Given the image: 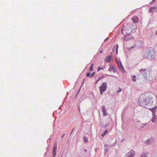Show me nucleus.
<instances>
[{
	"label": "nucleus",
	"instance_id": "nucleus-15",
	"mask_svg": "<svg viewBox=\"0 0 157 157\" xmlns=\"http://www.w3.org/2000/svg\"><path fill=\"white\" fill-rule=\"evenodd\" d=\"M154 141L153 139H151L150 140H148L146 141V143L147 144H150L151 142H152Z\"/></svg>",
	"mask_w": 157,
	"mask_h": 157
},
{
	"label": "nucleus",
	"instance_id": "nucleus-27",
	"mask_svg": "<svg viewBox=\"0 0 157 157\" xmlns=\"http://www.w3.org/2000/svg\"><path fill=\"white\" fill-rule=\"evenodd\" d=\"M94 72L93 73L90 75V77H92L94 75Z\"/></svg>",
	"mask_w": 157,
	"mask_h": 157
},
{
	"label": "nucleus",
	"instance_id": "nucleus-5",
	"mask_svg": "<svg viewBox=\"0 0 157 157\" xmlns=\"http://www.w3.org/2000/svg\"><path fill=\"white\" fill-rule=\"evenodd\" d=\"M107 87V83L106 82H103L102 85L99 87L100 91V94L101 95L102 94L103 92H104L106 90Z\"/></svg>",
	"mask_w": 157,
	"mask_h": 157
},
{
	"label": "nucleus",
	"instance_id": "nucleus-29",
	"mask_svg": "<svg viewBox=\"0 0 157 157\" xmlns=\"http://www.w3.org/2000/svg\"><path fill=\"white\" fill-rule=\"evenodd\" d=\"M100 78H98V80L97 81V82H96V84L97 83V82H98V81H99V80H100Z\"/></svg>",
	"mask_w": 157,
	"mask_h": 157
},
{
	"label": "nucleus",
	"instance_id": "nucleus-25",
	"mask_svg": "<svg viewBox=\"0 0 157 157\" xmlns=\"http://www.w3.org/2000/svg\"><path fill=\"white\" fill-rule=\"evenodd\" d=\"M117 49H116V53L117 54L118 53L117 52V50H118V45H117Z\"/></svg>",
	"mask_w": 157,
	"mask_h": 157
},
{
	"label": "nucleus",
	"instance_id": "nucleus-9",
	"mask_svg": "<svg viewBox=\"0 0 157 157\" xmlns=\"http://www.w3.org/2000/svg\"><path fill=\"white\" fill-rule=\"evenodd\" d=\"M56 149H57V144H55L54 146V148L53 149V151L52 152V154L53 155V157H55L56 155Z\"/></svg>",
	"mask_w": 157,
	"mask_h": 157
},
{
	"label": "nucleus",
	"instance_id": "nucleus-24",
	"mask_svg": "<svg viewBox=\"0 0 157 157\" xmlns=\"http://www.w3.org/2000/svg\"><path fill=\"white\" fill-rule=\"evenodd\" d=\"M141 157H146V156L145 154H143L141 155Z\"/></svg>",
	"mask_w": 157,
	"mask_h": 157
},
{
	"label": "nucleus",
	"instance_id": "nucleus-14",
	"mask_svg": "<svg viewBox=\"0 0 157 157\" xmlns=\"http://www.w3.org/2000/svg\"><path fill=\"white\" fill-rule=\"evenodd\" d=\"M157 119V117L155 114L153 113L152 119L151 121L152 122H155Z\"/></svg>",
	"mask_w": 157,
	"mask_h": 157
},
{
	"label": "nucleus",
	"instance_id": "nucleus-8",
	"mask_svg": "<svg viewBox=\"0 0 157 157\" xmlns=\"http://www.w3.org/2000/svg\"><path fill=\"white\" fill-rule=\"evenodd\" d=\"M135 155V152L133 151H131L127 153L126 157H133Z\"/></svg>",
	"mask_w": 157,
	"mask_h": 157
},
{
	"label": "nucleus",
	"instance_id": "nucleus-18",
	"mask_svg": "<svg viewBox=\"0 0 157 157\" xmlns=\"http://www.w3.org/2000/svg\"><path fill=\"white\" fill-rule=\"evenodd\" d=\"M108 132L107 130H105L104 131V133L103 134H102L101 135V136L102 137L104 136Z\"/></svg>",
	"mask_w": 157,
	"mask_h": 157
},
{
	"label": "nucleus",
	"instance_id": "nucleus-17",
	"mask_svg": "<svg viewBox=\"0 0 157 157\" xmlns=\"http://www.w3.org/2000/svg\"><path fill=\"white\" fill-rule=\"evenodd\" d=\"M155 7H150L149 9V12H152L153 11V10L155 9Z\"/></svg>",
	"mask_w": 157,
	"mask_h": 157
},
{
	"label": "nucleus",
	"instance_id": "nucleus-22",
	"mask_svg": "<svg viewBox=\"0 0 157 157\" xmlns=\"http://www.w3.org/2000/svg\"><path fill=\"white\" fill-rule=\"evenodd\" d=\"M90 75V72H89L87 73L86 76L87 77H89Z\"/></svg>",
	"mask_w": 157,
	"mask_h": 157
},
{
	"label": "nucleus",
	"instance_id": "nucleus-11",
	"mask_svg": "<svg viewBox=\"0 0 157 157\" xmlns=\"http://www.w3.org/2000/svg\"><path fill=\"white\" fill-rule=\"evenodd\" d=\"M132 20L133 22L135 23H137L139 21V18L136 16H134L132 18Z\"/></svg>",
	"mask_w": 157,
	"mask_h": 157
},
{
	"label": "nucleus",
	"instance_id": "nucleus-28",
	"mask_svg": "<svg viewBox=\"0 0 157 157\" xmlns=\"http://www.w3.org/2000/svg\"><path fill=\"white\" fill-rule=\"evenodd\" d=\"M116 61L117 64V63H119L120 62L118 61V60L117 59H116Z\"/></svg>",
	"mask_w": 157,
	"mask_h": 157
},
{
	"label": "nucleus",
	"instance_id": "nucleus-16",
	"mask_svg": "<svg viewBox=\"0 0 157 157\" xmlns=\"http://www.w3.org/2000/svg\"><path fill=\"white\" fill-rule=\"evenodd\" d=\"M93 65H94V64L93 63L91 64V65L89 69L90 71H93Z\"/></svg>",
	"mask_w": 157,
	"mask_h": 157
},
{
	"label": "nucleus",
	"instance_id": "nucleus-21",
	"mask_svg": "<svg viewBox=\"0 0 157 157\" xmlns=\"http://www.w3.org/2000/svg\"><path fill=\"white\" fill-rule=\"evenodd\" d=\"M155 107H156V106H155V107H153L152 108H150L149 107L147 108L149 109V110L152 111Z\"/></svg>",
	"mask_w": 157,
	"mask_h": 157
},
{
	"label": "nucleus",
	"instance_id": "nucleus-3",
	"mask_svg": "<svg viewBox=\"0 0 157 157\" xmlns=\"http://www.w3.org/2000/svg\"><path fill=\"white\" fill-rule=\"evenodd\" d=\"M140 72L143 74V77L146 80L151 81L153 79L152 76L150 72H146L145 69H140Z\"/></svg>",
	"mask_w": 157,
	"mask_h": 157
},
{
	"label": "nucleus",
	"instance_id": "nucleus-1",
	"mask_svg": "<svg viewBox=\"0 0 157 157\" xmlns=\"http://www.w3.org/2000/svg\"><path fill=\"white\" fill-rule=\"evenodd\" d=\"M138 101L141 106L148 108L149 106L152 105L153 100L152 98L149 94L145 93L140 96Z\"/></svg>",
	"mask_w": 157,
	"mask_h": 157
},
{
	"label": "nucleus",
	"instance_id": "nucleus-26",
	"mask_svg": "<svg viewBox=\"0 0 157 157\" xmlns=\"http://www.w3.org/2000/svg\"><path fill=\"white\" fill-rule=\"evenodd\" d=\"M119 90L117 91V93L120 92L121 91V88L120 87H119Z\"/></svg>",
	"mask_w": 157,
	"mask_h": 157
},
{
	"label": "nucleus",
	"instance_id": "nucleus-7",
	"mask_svg": "<svg viewBox=\"0 0 157 157\" xmlns=\"http://www.w3.org/2000/svg\"><path fill=\"white\" fill-rule=\"evenodd\" d=\"M117 64L119 69L123 73H124L125 72V71L121 62H120L119 63H117Z\"/></svg>",
	"mask_w": 157,
	"mask_h": 157
},
{
	"label": "nucleus",
	"instance_id": "nucleus-2",
	"mask_svg": "<svg viewBox=\"0 0 157 157\" xmlns=\"http://www.w3.org/2000/svg\"><path fill=\"white\" fill-rule=\"evenodd\" d=\"M145 57L150 59H154L155 56L154 50L151 48H148L145 54Z\"/></svg>",
	"mask_w": 157,
	"mask_h": 157
},
{
	"label": "nucleus",
	"instance_id": "nucleus-6",
	"mask_svg": "<svg viewBox=\"0 0 157 157\" xmlns=\"http://www.w3.org/2000/svg\"><path fill=\"white\" fill-rule=\"evenodd\" d=\"M124 40L128 41L133 38V37L131 33L125 34L124 37Z\"/></svg>",
	"mask_w": 157,
	"mask_h": 157
},
{
	"label": "nucleus",
	"instance_id": "nucleus-31",
	"mask_svg": "<svg viewBox=\"0 0 157 157\" xmlns=\"http://www.w3.org/2000/svg\"><path fill=\"white\" fill-rule=\"evenodd\" d=\"M155 0H153L152 2H155Z\"/></svg>",
	"mask_w": 157,
	"mask_h": 157
},
{
	"label": "nucleus",
	"instance_id": "nucleus-13",
	"mask_svg": "<svg viewBox=\"0 0 157 157\" xmlns=\"http://www.w3.org/2000/svg\"><path fill=\"white\" fill-rule=\"evenodd\" d=\"M109 71L110 72H115L116 71V70L115 68L113 66H111L109 68Z\"/></svg>",
	"mask_w": 157,
	"mask_h": 157
},
{
	"label": "nucleus",
	"instance_id": "nucleus-10",
	"mask_svg": "<svg viewBox=\"0 0 157 157\" xmlns=\"http://www.w3.org/2000/svg\"><path fill=\"white\" fill-rule=\"evenodd\" d=\"M112 58V56H108L106 58L105 61L106 62L108 63L110 61Z\"/></svg>",
	"mask_w": 157,
	"mask_h": 157
},
{
	"label": "nucleus",
	"instance_id": "nucleus-23",
	"mask_svg": "<svg viewBox=\"0 0 157 157\" xmlns=\"http://www.w3.org/2000/svg\"><path fill=\"white\" fill-rule=\"evenodd\" d=\"M136 76L134 75L133 77V81H134V82L136 81Z\"/></svg>",
	"mask_w": 157,
	"mask_h": 157
},
{
	"label": "nucleus",
	"instance_id": "nucleus-20",
	"mask_svg": "<svg viewBox=\"0 0 157 157\" xmlns=\"http://www.w3.org/2000/svg\"><path fill=\"white\" fill-rule=\"evenodd\" d=\"M103 69V67H98V68L97 71H99L100 70H102V69Z\"/></svg>",
	"mask_w": 157,
	"mask_h": 157
},
{
	"label": "nucleus",
	"instance_id": "nucleus-30",
	"mask_svg": "<svg viewBox=\"0 0 157 157\" xmlns=\"http://www.w3.org/2000/svg\"><path fill=\"white\" fill-rule=\"evenodd\" d=\"M64 134H63L62 135V139H63V137L64 136Z\"/></svg>",
	"mask_w": 157,
	"mask_h": 157
},
{
	"label": "nucleus",
	"instance_id": "nucleus-19",
	"mask_svg": "<svg viewBox=\"0 0 157 157\" xmlns=\"http://www.w3.org/2000/svg\"><path fill=\"white\" fill-rule=\"evenodd\" d=\"M84 141L85 142H88V139L87 137H86L85 136H84Z\"/></svg>",
	"mask_w": 157,
	"mask_h": 157
},
{
	"label": "nucleus",
	"instance_id": "nucleus-32",
	"mask_svg": "<svg viewBox=\"0 0 157 157\" xmlns=\"http://www.w3.org/2000/svg\"><path fill=\"white\" fill-rule=\"evenodd\" d=\"M108 37H107L105 40H107V39H108Z\"/></svg>",
	"mask_w": 157,
	"mask_h": 157
},
{
	"label": "nucleus",
	"instance_id": "nucleus-12",
	"mask_svg": "<svg viewBox=\"0 0 157 157\" xmlns=\"http://www.w3.org/2000/svg\"><path fill=\"white\" fill-rule=\"evenodd\" d=\"M102 110L103 112V115L104 116H106L107 114L106 113V109L105 106H102Z\"/></svg>",
	"mask_w": 157,
	"mask_h": 157
},
{
	"label": "nucleus",
	"instance_id": "nucleus-4",
	"mask_svg": "<svg viewBox=\"0 0 157 157\" xmlns=\"http://www.w3.org/2000/svg\"><path fill=\"white\" fill-rule=\"evenodd\" d=\"M131 27L129 25H127L124 26L121 30V33L123 34H128L130 33L131 32Z\"/></svg>",
	"mask_w": 157,
	"mask_h": 157
}]
</instances>
